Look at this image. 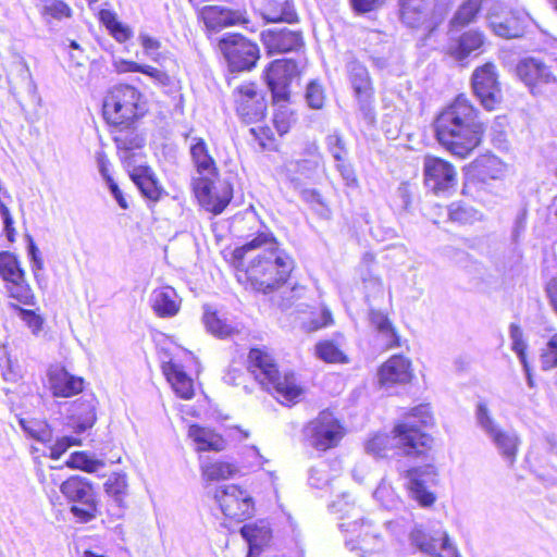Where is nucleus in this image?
I'll list each match as a JSON object with an SVG mask.
<instances>
[{
	"instance_id": "obj_36",
	"label": "nucleus",
	"mask_w": 557,
	"mask_h": 557,
	"mask_svg": "<svg viewBox=\"0 0 557 557\" xmlns=\"http://www.w3.org/2000/svg\"><path fill=\"white\" fill-rule=\"evenodd\" d=\"M113 140L120 151V158L124 156H132L131 162L135 163V153L133 150L140 149L145 145L144 136L136 132L135 125L131 127H114Z\"/></svg>"
},
{
	"instance_id": "obj_6",
	"label": "nucleus",
	"mask_w": 557,
	"mask_h": 557,
	"mask_svg": "<svg viewBox=\"0 0 557 557\" xmlns=\"http://www.w3.org/2000/svg\"><path fill=\"white\" fill-rule=\"evenodd\" d=\"M400 20L410 28H423L424 39L431 37L449 13L445 0H399Z\"/></svg>"
},
{
	"instance_id": "obj_33",
	"label": "nucleus",
	"mask_w": 557,
	"mask_h": 557,
	"mask_svg": "<svg viewBox=\"0 0 557 557\" xmlns=\"http://www.w3.org/2000/svg\"><path fill=\"white\" fill-rule=\"evenodd\" d=\"M239 532L248 545L247 557L257 556L271 540V529L264 521L245 524Z\"/></svg>"
},
{
	"instance_id": "obj_60",
	"label": "nucleus",
	"mask_w": 557,
	"mask_h": 557,
	"mask_svg": "<svg viewBox=\"0 0 557 557\" xmlns=\"http://www.w3.org/2000/svg\"><path fill=\"white\" fill-rule=\"evenodd\" d=\"M528 209L525 206L521 207L517 212L512 228V238L517 240L518 237L525 231L527 227Z\"/></svg>"
},
{
	"instance_id": "obj_53",
	"label": "nucleus",
	"mask_w": 557,
	"mask_h": 557,
	"mask_svg": "<svg viewBox=\"0 0 557 557\" xmlns=\"http://www.w3.org/2000/svg\"><path fill=\"white\" fill-rule=\"evenodd\" d=\"M236 472V468L228 462H213L203 468V475L207 480L219 481L231 478Z\"/></svg>"
},
{
	"instance_id": "obj_46",
	"label": "nucleus",
	"mask_w": 557,
	"mask_h": 557,
	"mask_svg": "<svg viewBox=\"0 0 557 557\" xmlns=\"http://www.w3.org/2000/svg\"><path fill=\"white\" fill-rule=\"evenodd\" d=\"M66 465L73 469H79L85 472H97L104 467V462L100 459L94 458L86 451H75L71 454Z\"/></svg>"
},
{
	"instance_id": "obj_40",
	"label": "nucleus",
	"mask_w": 557,
	"mask_h": 557,
	"mask_svg": "<svg viewBox=\"0 0 557 557\" xmlns=\"http://www.w3.org/2000/svg\"><path fill=\"white\" fill-rule=\"evenodd\" d=\"M482 0H465L449 21V29L460 30L476 21Z\"/></svg>"
},
{
	"instance_id": "obj_24",
	"label": "nucleus",
	"mask_w": 557,
	"mask_h": 557,
	"mask_svg": "<svg viewBox=\"0 0 557 557\" xmlns=\"http://www.w3.org/2000/svg\"><path fill=\"white\" fill-rule=\"evenodd\" d=\"M339 528L344 532L357 534L358 549L362 553L361 557H380V552L383 549V540L379 533L372 530L369 522L363 519H357L349 522H342Z\"/></svg>"
},
{
	"instance_id": "obj_13",
	"label": "nucleus",
	"mask_w": 557,
	"mask_h": 557,
	"mask_svg": "<svg viewBox=\"0 0 557 557\" xmlns=\"http://www.w3.org/2000/svg\"><path fill=\"white\" fill-rule=\"evenodd\" d=\"M471 87L474 96L485 110L493 111L500 104L503 92L494 63L487 62L473 71Z\"/></svg>"
},
{
	"instance_id": "obj_15",
	"label": "nucleus",
	"mask_w": 557,
	"mask_h": 557,
	"mask_svg": "<svg viewBox=\"0 0 557 557\" xmlns=\"http://www.w3.org/2000/svg\"><path fill=\"white\" fill-rule=\"evenodd\" d=\"M305 435L312 447L318 450H326L337 446L344 432L333 413L324 410L307 424Z\"/></svg>"
},
{
	"instance_id": "obj_3",
	"label": "nucleus",
	"mask_w": 557,
	"mask_h": 557,
	"mask_svg": "<svg viewBox=\"0 0 557 557\" xmlns=\"http://www.w3.org/2000/svg\"><path fill=\"white\" fill-rule=\"evenodd\" d=\"M434 127L438 143L459 158L468 157L481 144L485 132L479 111L463 95L437 115Z\"/></svg>"
},
{
	"instance_id": "obj_43",
	"label": "nucleus",
	"mask_w": 557,
	"mask_h": 557,
	"mask_svg": "<svg viewBox=\"0 0 557 557\" xmlns=\"http://www.w3.org/2000/svg\"><path fill=\"white\" fill-rule=\"evenodd\" d=\"M25 275L16 255L7 250L0 251V276L5 283L17 278L22 280V276Z\"/></svg>"
},
{
	"instance_id": "obj_2",
	"label": "nucleus",
	"mask_w": 557,
	"mask_h": 557,
	"mask_svg": "<svg viewBox=\"0 0 557 557\" xmlns=\"http://www.w3.org/2000/svg\"><path fill=\"white\" fill-rule=\"evenodd\" d=\"M433 424L430 406L419 405L411 409L398 422L392 434H376L366 444L368 454L377 458H392L394 456H420L429 447L432 438L424 429Z\"/></svg>"
},
{
	"instance_id": "obj_4",
	"label": "nucleus",
	"mask_w": 557,
	"mask_h": 557,
	"mask_svg": "<svg viewBox=\"0 0 557 557\" xmlns=\"http://www.w3.org/2000/svg\"><path fill=\"white\" fill-rule=\"evenodd\" d=\"M248 362L247 369L231 366L223 376L224 383L233 386L243 385L244 391L249 394L252 389L246 384V380L251 375L263 389L276 393L285 400L293 401L301 394L295 374L286 372L282 375L274 359L267 351L251 348L248 354Z\"/></svg>"
},
{
	"instance_id": "obj_21",
	"label": "nucleus",
	"mask_w": 557,
	"mask_h": 557,
	"mask_svg": "<svg viewBox=\"0 0 557 557\" xmlns=\"http://www.w3.org/2000/svg\"><path fill=\"white\" fill-rule=\"evenodd\" d=\"M234 96L237 115L244 123H257L265 116L267 102L253 83L238 86Z\"/></svg>"
},
{
	"instance_id": "obj_63",
	"label": "nucleus",
	"mask_w": 557,
	"mask_h": 557,
	"mask_svg": "<svg viewBox=\"0 0 557 557\" xmlns=\"http://www.w3.org/2000/svg\"><path fill=\"white\" fill-rule=\"evenodd\" d=\"M324 471L320 470L315 467L310 468L309 470V484L313 487L321 488L326 482V475H323Z\"/></svg>"
},
{
	"instance_id": "obj_44",
	"label": "nucleus",
	"mask_w": 557,
	"mask_h": 557,
	"mask_svg": "<svg viewBox=\"0 0 557 557\" xmlns=\"http://www.w3.org/2000/svg\"><path fill=\"white\" fill-rule=\"evenodd\" d=\"M5 289L9 297L15 299L20 304L25 306L36 305V298L29 284L26 281V275L22 276V280L17 278L8 282Z\"/></svg>"
},
{
	"instance_id": "obj_62",
	"label": "nucleus",
	"mask_w": 557,
	"mask_h": 557,
	"mask_svg": "<svg viewBox=\"0 0 557 557\" xmlns=\"http://www.w3.org/2000/svg\"><path fill=\"white\" fill-rule=\"evenodd\" d=\"M138 39L141 46L144 47L147 55H152L153 52H156L161 46L158 39L150 37L149 35L144 33L139 34Z\"/></svg>"
},
{
	"instance_id": "obj_10",
	"label": "nucleus",
	"mask_w": 557,
	"mask_h": 557,
	"mask_svg": "<svg viewBox=\"0 0 557 557\" xmlns=\"http://www.w3.org/2000/svg\"><path fill=\"white\" fill-rule=\"evenodd\" d=\"M345 67L360 114L368 124L374 123V87L367 66L352 58Z\"/></svg>"
},
{
	"instance_id": "obj_48",
	"label": "nucleus",
	"mask_w": 557,
	"mask_h": 557,
	"mask_svg": "<svg viewBox=\"0 0 557 557\" xmlns=\"http://www.w3.org/2000/svg\"><path fill=\"white\" fill-rule=\"evenodd\" d=\"M325 146L327 151L331 153L335 162L347 161L348 148L344 136L338 132L334 131L326 135Z\"/></svg>"
},
{
	"instance_id": "obj_31",
	"label": "nucleus",
	"mask_w": 557,
	"mask_h": 557,
	"mask_svg": "<svg viewBox=\"0 0 557 557\" xmlns=\"http://www.w3.org/2000/svg\"><path fill=\"white\" fill-rule=\"evenodd\" d=\"M202 322L207 332L219 339H232L243 329L240 323L221 317L208 306L203 308Z\"/></svg>"
},
{
	"instance_id": "obj_42",
	"label": "nucleus",
	"mask_w": 557,
	"mask_h": 557,
	"mask_svg": "<svg viewBox=\"0 0 557 557\" xmlns=\"http://www.w3.org/2000/svg\"><path fill=\"white\" fill-rule=\"evenodd\" d=\"M369 319L375 330L385 338L387 347L394 348L400 345L399 335L385 313L370 309Z\"/></svg>"
},
{
	"instance_id": "obj_64",
	"label": "nucleus",
	"mask_w": 557,
	"mask_h": 557,
	"mask_svg": "<svg viewBox=\"0 0 557 557\" xmlns=\"http://www.w3.org/2000/svg\"><path fill=\"white\" fill-rule=\"evenodd\" d=\"M549 302L557 314V278H552L546 285Z\"/></svg>"
},
{
	"instance_id": "obj_26",
	"label": "nucleus",
	"mask_w": 557,
	"mask_h": 557,
	"mask_svg": "<svg viewBox=\"0 0 557 557\" xmlns=\"http://www.w3.org/2000/svg\"><path fill=\"white\" fill-rule=\"evenodd\" d=\"M96 405L97 399L91 394L84 395L72 404L67 424L76 434L92 428L97 420Z\"/></svg>"
},
{
	"instance_id": "obj_8",
	"label": "nucleus",
	"mask_w": 557,
	"mask_h": 557,
	"mask_svg": "<svg viewBox=\"0 0 557 557\" xmlns=\"http://www.w3.org/2000/svg\"><path fill=\"white\" fill-rule=\"evenodd\" d=\"M475 422L478 426L490 438L498 454L512 467L516 462L520 438L513 430H503L493 418L487 404L483 400L475 406Z\"/></svg>"
},
{
	"instance_id": "obj_16",
	"label": "nucleus",
	"mask_w": 557,
	"mask_h": 557,
	"mask_svg": "<svg viewBox=\"0 0 557 557\" xmlns=\"http://www.w3.org/2000/svg\"><path fill=\"white\" fill-rule=\"evenodd\" d=\"M448 36L447 54L461 65L484 52L486 37L478 28L465 32L449 29Z\"/></svg>"
},
{
	"instance_id": "obj_61",
	"label": "nucleus",
	"mask_w": 557,
	"mask_h": 557,
	"mask_svg": "<svg viewBox=\"0 0 557 557\" xmlns=\"http://www.w3.org/2000/svg\"><path fill=\"white\" fill-rule=\"evenodd\" d=\"M106 184H107V187H108L111 196L115 199V201L117 202L120 208H122L123 210H127L129 207L128 202H127L123 191L119 187L117 183L114 180H109V182H107Z\"/></svg>"
},
{
	"instance_id": "obj_20",
	"label": "nucleus",
	"mask_w": 557,
	"mask_h": 557,
	"mask_svg": "<svg viewBox=\"0 0 557 557\" xmlns=\"http://www.w3.org/2000/svg\"><path fill=\"white\" fill-rule=\"evenodd\" d=\"M407 486L409 494L420 506L430 507L434 504L436 496L431 487L438 482V473L433 465L410 468L406 471Z\"/></svg>"
},
{
	"instance_id": "obj_34",
	"label": "nucleus",
	"mask_w": 557,
	"mask_h": 557,
	"mask_svg": "<svg viewBox=\"0 0 557 557\" xmlns=\"http://www.w3.org/2000/svg\"><path fill=\"white\" fill-rule=\"evenodd\" d=\"M191 160L200 177L218 175V168L214 159L210 156L206 141L200 137H194L189 148Z\"/></svg>"
},
{
	"instance_id": "obj_9",
	"label": "nucleus",
	"mask_w": 557,
	"mask_h": 557,
	"mask_svg": "<svg viewBox=\"0 0 557 557\" xmlns=\"http://www.w3.org/2000/svg\"><path fill=\"white\" fill-rule=\"evenodd\" d=\"M219 48L226 60L228 70L233 73L252 70L260 59L259 46L237 33L224 34L219 39Z\"/></svg>"
},
{
	"instance_id": "obj_57",
	"label": "nucleus",
	"mask_w": 557,
	"mask_h": 557,
	"mask_svg": "<svg viewBox=\"0 0 557 557\" xmlns=\"http://www.w3.org/2000/svg\"><path fill=\"white\" fill-rule=\"evenodd\" d=\"M336 169L341 173V176L349 187L358 185V180L351 164L347 161L336 162Z\"/></svg>"
},
{
	"instance_id": "obj_54",
	"label": "nucleus",
	"mask_w": 557,
	"mask_h": 557,
	"mask_svg": "<svg viewBox=\"0 0 557 557\" xmlns=\"http://www.w3.org/2000/svg\"><path fill=\"white\" fill-rule=\"evenodd\" d=\"M412 189V186L408 182H403L399 184L396 190V197L399 200V207L406 212H409L411 210L413 199Z\"/></svg>"
},
{
	"instance_id": "obj_30",
	"label": "nucleus",
	"mask_w": 557,
	"mask_h": 557,
	"mask_svg": "<svg viewBox=\"0 0 557 557\" xmlns=\"http://www.w3.org/2000/svg\"><path fill=\"white\" fill-rule=\"evenodd\" d=\"M516 72L518 77L530 87H535L539 84H547L555 81L549 66L535 58L521 60L517 64Z\"/></svg>"
},
{
	"instance_id": "obj_29",
	"label": "nucleus",
	"mask_w": 557,
	"mask_h": 557,
	"mask_svg": "<svg viewBox=\"0 0 557 557\" xmlns=\"http://www.w3.org/2000/svg\"><path fill=\"white\" fill-rule=\"evenodd\" d=\"M411 376L410 361L401 355L392 356L379 369V381L383 386L408 383Z\"/></svg>"
},
{
	"instance_id": "obj_49",
	"label": "nucleus",
	"mask_w": 557,
	"mask_h": 557,
	"mask_svg": "<svg viewBox=\"0 0 557 557\" xmlns=\"http://www.w3.org/2000/svg\"><path fill=\"white\" fill-rule=\"evenodd\" d=\"M104 488L107 494L112 497L117 505H121L127 488L126 474L113 473L104 483Z\"/></svg>"
},
{
	"instance_id": "obj_35",
	"label": "nucleus",
	"mask_w": 557,
	"mask_h": 557,
	"mask_svg": "<svg viewBox=\"0 0 557 557\" xmlns=\"http://www.w3.org/2000/svg\"><path fill=\"white\" fill-rule=\"evenodd\" d=\"M150 302L156 314L161 318L174 317L180 310L176 292L171 286L154 289Z\"/></svg>"
},
{
	"instance_id": "obj_5",
	"label": "nucleus",
	"mask_w": 557,
	"mask_h": 557,
	"mask_svg": "<svg viewBox=\"0 0 557 557\" xmlns=\"http://www.w3.org/2000/svg\"><path fill=\"white\" fill-rule=\"evenodd\" d=\"M141 92L134 86L112 87L103 99L102 114L112 127H131L145 115L147 108Z\"/></svg>"
},
{
	"instance_id": "obj_56",
	"label": "nucleus",
	"mask_w": 557,
	"mask_h": 557,
	"mask_svg": "<svg viewBox=\"0 0 557 557\" xmlns=\"http://www.w3.org/2000/svg\"><path fill=\"white\" fill-rule=\"evenodd\" d=\"M351 9L356 14H366L380 8L382 0H349Z\"/></svg>"
},
{
	"instance_id": "obj_1",
	"label": "nucleus",
	"mask_w": 557,
	"mask_h": 557,
	"mask_svg": "<svg viewBox=\"0 0 557 557\" xmlns=\"http://www.w3.org/2000/svg\"><path fill=\"white\" fill-rule=\"evenodd\" d=\"M258 249L262 251L250 260L246 274L256 290L269 294L287 283L294 260L280 248L271 233L259 231L251 239L236 247L233 257L242 264L247 253Z\"/></svg>"
},
{
	"instance_id": "obj_28",
	"label": "nucleus",
	"mask_w": 557,
	"mask_h": 557,
	"mask_svg": "<svg viewBox=\"0 0 557 557\" xmlns=\"http://www.w3.org/2000/svg\"><path fill=\"white\" fill-rule=\"evenodd\" d=\"M49 387L54 397H72L84 389V379L71 374L64 367H53L48 371Z\"/></svg>"
},
{
	"instance_id": "obj_7",
	"label": "nucleus",
	"mask_w": 557,
	"mask_h": 557,
	"mask_svg": "<svg viewBox=\"0 0 557 557\" xmlns=\"http://www.w3.org/2000/svg\"><path fill=\"white\" fill-rule=\"evenodd\" d=\"M60 492L70 504V512L77 523H88L100 515L97 492L87 478L70 476L60 485Z\"/></svg>"
},
{
	"instance_id": "obj_39",
	"label": "nucleus",
	"mask_w": 557,
	"mask_h": 557,
	"mask_svg": "<svg viewBox=\"0 0 557 557\" xmlns=\"http://www.w3.org/2000/svg\"><path fill=\"white\" fill-rule=\"evenodd\" d=\"M35 7L42 22L50 27L53 21H62L72 16V9L62 0H37Z\"/></svg>"
},
{
	"instance_id": "obj_50",
	"label": "nucleus",
	"mask_w": 557,
	"mask_h": 557,
	"mask_svg": "<svg viewBox=\"0 0 557 557\" xmlns=\"http://www.w3.org/2000/svg\"><path fill=\"white\" fill-rule=\"evenodd\" d=\"M540 363L543 371L557 368V333L553 334L541 348Z\"/></svg>"
},
{
	"instance_id": "obj_41",
	"label": "nucleus",
	"mask_w": 557,
	"mask_h": 557,
	"mask_svg": "<svg viewBox=\"0 0 557 557\" xmlns=\"http://www.w3.org/2000/svg\"><path fill=\"white\" fill-rule=\"evenodd\" d=\"M99 20L117 42H126L133 37L132 28L122 23L115 12L103 9L99 12Z\"/></svg>"
},
{
	"instance_id": "obj_12",
	"label": "nucleus",
	"mask_w": 557,
	"mask_h": 557,
	"mask_svg": "<svg viewBox=\"0 0 557 557\" xmlns=\"http://www.w3.org/2000/svg\"><path fill=\"white\" fill-rule=\"evenodd\" d=\"M299 73L298 63L294 59H276L268 65L263 76L274 103L289 100L290 84Z\"/></svg>"
},
{
	"instance_id": "obj_17",
	"label": "nucleus",
	"mask_w": 557,
	"mask_h": 557,
	"mask_svg": "<svg viewBox=\"0 0 557 557\" xmlns=\"http://www.w3.org/2000/svg\"><path fill=\"white\" fill-rule=\"evenodd\" d=\"M214 499L224 516L230 519L242 521L252 515V498L235 484L218 486L214 491Z\"/></svg>"
},
{
	"instance_id": "obj_23",
	"label": "nucleus",
	"mask_w": 557,
	"mask_h": 557,
	"mask_svg": "<svg viewBox=\"0 0 557 557\" xmlns=\"http://www.w3.org/2000/svg\"><path fill=\"white\" fill-rule=\"evenodd\" d=\"M132 156L122 157L132 182L136 185L141 196L151 201L160 200L164 190L153 170L148 165L135 164L131 162Z\"/></svg>"
},
{
	"instance_id": "obj_25",
	"label": "nucleus",
	"mask_w": 557,
	"mask_h": 557,
	"mask_svg": "<svg viewBox=\"0 0 557 557\" xmlns=\"http://www.w3.org/2000/svg\"><path fill=\"white\" fill-rule=\"evenodd\" d=\"M253 9L270 23H295L298 15L293 0H251Z\"/></svg>"
},
{
	"instance_id": "obj_45",
	"label": "nucleus",
	"mask_w": 557,
	"mask_h": 557,
	"mask_svg": "<svg viewBox=\"0 0 557 557\" xmlns=\"http://www.w3.org/2000/svg\"><path fill=\"white\" fill-rule=\"evenodd\" d=\"M315 355L319 359L329 363H346V355L341 349V344L334 339L321 341L315 345Z\"/></svg>"
},
{
	"instance_id": "obj_11",
	"label": "nucleus",
	"mask_w": 557,
	"mask_h": 557,
	"mask_svg": "<svg viewBox=\"0 0 557 557\" xmlns=\"http://www.w3.org/2000/svg\"><path fill=\"white\" fill-rule=\"evenodd\" d=\"M410 545L421 553L438 557H458L455 545L440 524L416 523L409 533Z\"/></svg>"
},
{
	"instance_id": "obj_38",
	"label": "nucleus",
	"mask_w": 557,
	"mask_h": 557,
	"mask_svg": "<svg viewBox=\"0 0 557 557\" xmlns=\"http://www.w3.org/2000/svg\"><path fill=\"white\" fill-rule=\"evenodd\" d=\"M188 434L198 444L199 450L221 451L225 447V441L220 434L198 424L190 425Z\"/></svg>"
},
{
	"instance_id": "obj_58",
	"label": "nucleus",
	"mask_w": 557,
	"mask_h": 557,
	"mask_svg": "<svg viewBox=\"0 0 557 557\" xmlns=\"http://www.w3.org/2000/svg\"><path fill=\"white\" fill-rule=\"evenodd\" d=\"M139 73L153 78L157 83H159L162 86H168L171 83L170 76L164 71L158 70L147 64H143Z\"/></svg>"
},
{
	"instance_id": "obj_14",
	"label": "nucleus",
	"mask_w": 557,
	"mask_h": 557,
	"mask_svg": "<svg viewBox=\"0 0 557 557\" xmlns=\"http://www.w3.org/2000/svg\"><path fill=\"white\" fill-rule=\"evenodd\" d=\"M530 15L524 10L494 7L487 14L491 30L505 39L521 38L530 23Z\"/></svg>"
},
{
	"instance_id": "obj_19",
	"label": "nucleus",
	"mask_w": 557,
	"mask_h": 557,
	"mask_svg": "<svg viewBox=\"0 0 557 557\" xmlns=\"http://www.w3.org/2000/svg\"><path fill=\"white\" fill-rule=\"evenodd\" d=\"M193 186L200 205L214 214H220L233 198V187L228 182L216 186L210 177H198Z\"/></svg>"
},
{
	"instance_id": "obj_37",
	"label": "nucleus",
	"mask_w": 557,
	"mask_h": 557,
	"mask_svg": "<svg viewBox=\"0 0 557 557\" xmlns=\"http://www.w3.org/2000/svg\"><path fill=\"white\" fill-rule=\"evenodd\" d=\"M168 381L172 384L175 393L184 399H190L194 396L193 380L186 374L182 366L170 362L164 368Z\"/></svg>"
},
{
	"instance_id": "obj_22",
	"label": "nucleus",
	"mask_w": 557,
	"mask_h": 557,
	"mask_svg": "<svg viewBox=\"0 0 557 557\" xmlns=\"http://www.w3.org/2000/svg\"><path fill=\"white\" fill-rule=\"evenodd\" d=\"M200 17L206 27L212 32L249 23L245 4L238 2L232 5H206L200 10Z\"/></svg>"
},
{
	"instance_id": "obj_32",
	"label": "nucleus",
	"mask_w": 557,
	"mask_h": 557,
	"mask_svg": "<svg viewBox=\"0 0 557 557\" xmlns=\"http://www.w3.org/2000/svg\"><path fill=\"white\" fill-rule=\"evenodd\" d=\"M318 168V159L292 160L285 163V175L293 187L299 189L313 180Z\"/></svg>"
},
{
	"instance_id": "obj_47",
	"label": "nucleus",
	"mask_w": 557,
	"mask_h": 557,
	"mask_svg": "<svg viewBox=\"0 0 557 557\" xmlns=\"http://www.w3.org/2000/svg\"><path fill=\"white\" fill-rule=\"evenodd\" d=\"M8 307L10 310L17 313L21 320L27 325L34 335H38L44 326L45 320L36 311L30 309H24L15 302H9Z\"/></svg>"
},
{
	"instance_id": "obj_55",
	"label": "nucleus",
	"mask_w": 557,
	"mask_h": 557,
	"mask_svg": "<svg viewBox=\"0 0 557 557\" xmlns=\"http://www.w3.org/2000/svg\"><path fill=\"white\" fill-rule=\"evenodd\" d=\"M0 215L3 222V231L9 242L13 243L15 240V228L14 221L11 215L9 208L0 201Z\"/></svg>"
},
{
	"instance_id": "obj_51",
	"label": "nucleus",
	"mask_w": 557,
	"mask_h": 557,
	"mask_svg": "<svg viewBox=\"0 0 557 557\" xmlns=\"http://www.w3.org/2000/svg\"><path fill=\"white\" fill-rule=\"evenodd\" d=\"M305 100L309 108L321 110L325 102V90L319 79H312L307 84Z\"/></svg>"
},
{
	"instance_id": "obj_18",
	"label": "nucleus",
	"mask_w": 557,
	"mask_h": 557,
	"mask_svg": "<svg viewBox=\"0 0 557 557\" xmlns=\"http://www.w3.org/2000/svg\"><path fill=\"white\" fill-rule=\"evenodd\" d=\"M423 176L425 187L435 195L449 193L457 185V173L453 164L434 156H425Z\"/></svg>"
},
{
	"instance_id": "obj_27",
	"label": "nucleus",
	"mask_w": 557,
	"mask_h": 557,
	"mask_svg": "<svg viewBox=\"0 0 557 557\" xmlns=\"http://www.w3.org/2000/svg\"><path fill=\"white\" fill-rule=\"evenodd\" d=\"M263 42L271 54L296 52L305 45L301 32L287 27L269 30L263 35Z\"/></svg>"
},
{
	"instance_id": "obj_59",
	"label": "nucleus",
	"mask_w": 557,
	"mask_h": 557,
	"mask_svg": "<svg viewBox=\"0 0 557 557\" xmlns=\"http://www.w3.org/2000/svg\"><path fill=\"white\" fill-rule=\"evenodd\" d=\"M509 337L511 339L512 351L528 348V345L523 338V332L518 324L511 323L509 325Z\"/></svg>"
},
{
	"instance_id": "obj_52",
	"label": "nucleus",
	"mask_w": 557,
	"mask_h": 557,
	"mask_svg": "<svg viewBox=\"0 0 557 557\" xmlns=\"http://www.w3.org/2000/svg\"><path fill=\"white\" fill-rule=\"evenodd\" d=\"M474 168L482 176L488 175L492 178H498L502 174V164L495 156H483L474 161Z\"/></svg>"
}]
</instances>
